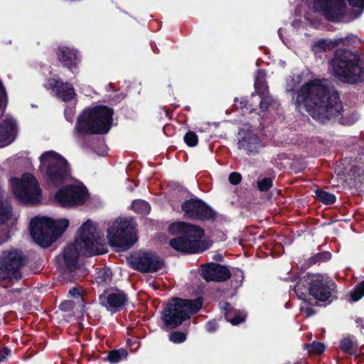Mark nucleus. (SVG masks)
Masks as SVG:
<instances>
[{
  "label": "nucleus",
  "instance_id": "nucleus-32",
  "mask_svg": "<svg viewBox=\"0 0 364 364\" xmlns=\"http://www.w3.org/2000/svg\"><path fill=\"white\" fill-rule=\"evenodd\" d=\"M307 350L310 353L321 354L325 350V346L322 343L313 342L307 346Z\"/></svg>",
  "mask_w": 364,
  "mask_h": 364
},
{
  "label": "nucleus",
  "instance_id": "nucleus-21",
  "mask_svg": "<svg viewBox=\"0 0 364 364\" xmlns=\"http://www.w3.org/2000/svg\"><path fill=\"white\" fill-rule=\"evenodd\" d=\"M48 85L63 101H68L75 95L73 86L68 83H63L60 80L52 79Z\"/></svg>",
  "mask_w": 364,
  "mask_h": 364
},
{
  "label": "nucleus",
  "instance_id": "nucleus-31",
  "mask_svg": "<svg viewBox=\"0 0 364 364\" xmlns=\"http://www.w3.org/2000/svg\"><path fill=\"white\" fill-rule=\"evenodd\" d=\"M306 281L301 279L298 282L296 285L294 287V292L296 293L297 297L301 300H304L306 296Z\"/></svg>",
  "mask_w": 364,
  "mask_h": 364
},
{
  "label": "nucleus",
  "instance_id": "nucleus-19",
  "mask_svg": "<svg viewBox=\"0 0 364 364\" xmlns=\"http://www.w3.org/2000/svg\"><path fill=\"white\" fill-rule=\"evenodd\" d=\"M201 276L208 282H223L230 277V272L225 266L210 263L201 266Z\"/></svg>",
  "mask_w": 364,
  "mask_h": 364
},
{
  "label": "nucleus",
  "instance_id": "nucleus-33",
  "mask_svg": "<svg viewBox=\"0 0 364 364\" xmlns=\"http://www.w3.org/2000/svg\"><path fill=\"white\" fill-rule=\"evenodd\" d=\"M350 296L353 301H358L364 296V280L355 288Z\"/></svg>",
  "mask_w": 364,
  "mask_h": 364
},
{
  "label": "nucleus",
  "instance_id": "nucleus-3",
  "mask_svg": "<svg viewBox=\"0 0 364 364\" xmlns=\"http://www.w3.org/2000/svg\"><path fill=\"white\" fill-rule=\"evenodd\" d=\"M355 53L340 49L330 60L332 74L343 82L355 84L364 80V73Z\"/></svg>",
  "mask_w": 364,
  "mask_h": 364
},
{
  "label": "nucleus",
  "instance_id": "nucleus-24",
  "mask_svg": "<svg viewBox=\"0 0 364 364\" xmlns=\"http://www.w3.org/2000/svg\"><path fill=\"white\" fill-rule=\"evenodd\" d=\"M255 87L259 95H264L267 91L265 83V74L262 70H258L255 76Z\"/></svg>",
  "mask_w": 364,
  "mask_h": 364
},
{
  "label": "nucleus",
  "instance_id": "nucleus-29",
  "mask_svg": "<svg viewBox=\"0 0 364 364\" xmlns=\"http://www.w3.org/2000/svg\"><path fill=\"white\" fill-rule=\"evenodd\" d=\"M315 193L316 198L325 204H332L336 201V196L333 194L323 190H316Z\"/></svg>",
  "mask_w": 364,
  "mask_h": 364
},
{
  "label": "nucleus",
  "instance_id": "nucleus-37",
  "mask_svg": "<svg viewBox=\"0 0 364 364\" xmlns=\"http://www.w3.org/2000/svg\"><path fill=\"white\" fill-rule=\"evenodd\" d=\"M272 186V180L270 178H264L257 182V188L260 191H267Z\"/></svg>",
  "mask_w": 364,
  "mask_h": 364
},
{
  "label": "nucleus",
  "instance_id": "nucleus-16",
  "mask_svg": "<svg viewBox=\"0 0 364 364\" xmlns=\"http://www.w3.org/2000/svg\"><path fill=\"white\" fill-rule=\"evenodd\" d=\"M336 286L331 280L317 278L309 284V294L316 300L326 301L333 296Z\"/></svg>",
  "mask_w": 364,
  "mask_h": 364
},
{
  "label": "nucleus",
  "instance_id": "nucleus-30",
  "mask_svg": "<svg viewBox=\"0 0 364 364\" xmlns=\"http://www.w3.org/2000/svg\"><path fill=\"white\" fill-rule=\"evenodd\" d=\"M68 295L70 298H74L77 299V303L78 304L77 307H80L81 309L80 311L83 312L85 305L80 289L78 288L74 287L69 291Z\"/></svg>",
  "mask_w": 364,
  "mask_h": 364
},
{
  "label": "nucleus",
  "instance_id": "nucleus-7",
  "mask_svg": "<svg viewBox=\"0 0 364 364\" xmlns=\"http://www.w3.org/2000/svg\"><path fill=\"white\" fill-rule=\"evenodd\" d=\"M203 305L200 298L194 300L173 298L164 309L162 320L166 326L176 328L191 315L198 312Z\"/></svg>",
  "mask_w": 364,
  "mask_h": 364
},
{
  "label": "nucleus",
  "instance_id": "nucleus-42",
  "mask_svg": "<svg viewBox=\"0 0 364 364\" xmlns=\"http://www.w3.org/2000/svg\"><path fill=\"white\" fill-rule=\"evenodd\" d=\"M350 5L360 9H364V0H348Z\"/></svg>",
  "mask_w": 364,
  "mask_h": 364
},
{
  "label": "nucleus",
  "instance_id": "nucleus-9",
  "mask_svg": "<svg viewBox=\"0 0 364 364\" xmlns=\"http://www.w3.org/2000/svg\"><path fill=\"white\" fill-rule=\"evenodd\" d=\"M107 239L111 246L119 251L129 249L136 242L135 225L132 220L117 219L107 230Z\"/></svg>",
  "mask_w": 364,
  "mask_h": 364
},
{
  "label": "nucleus",
  "instance_id": "nucleus-18",
  "mask_svg": "<svg viewBox=\"0 0 364 364\" xmlns=\"http://www.w3.org/2000/svg\"><path fill=\"white\" fill-rule=\"evenodd\" d=\"M316 9L330 21H336L344 11V0H315Z\"/></svg>",
  "mask_w": 364,
  "mask_h": 364
},
{
  "label": "nucleus",
  "instance_id": "nucleus-38",
  "mask_svg": "<svg viewBox=\"0 0 364 364\" xmlns=\"http://www.w3.org/2000/svg\"><path fill=\"white\" fill-rule=\"evenodd\" d=\"M75 306L76 302L75 301L69 300L62 302L60 304L59 308L60 310L63 311H69L74 309L75 308Z\"/></svg>",
  "mask_w": 364,
  "mask_h": 364
},
{
  "label": "nucleus",
  "instance_id": "nucleus-22",
  "mask_svg": "<svg viewBox=\"0 0 364 364\" xmlns=\"http://www.w3.org/2000/svg\"><path fill=\"white\" fill-rule=\"evenodd\" d=\"M16 124L13 119H6L0 125V144L3 145L11 143L16 135Z\"/></svg>",
  "mask_w": 364,
  "mask_h": 364
},
{
  "label": "nucleus",
  "instance_id": "nucleus-25",
  "mask_svg": "<svg viewBox=\"0 0 364 364\" xmlns=\"http://www.w3.org/2000/svg\"><path fill=\"white\" fill-rule=\"evenodd\" d=\"M356 345V341L354 337L348 336L343 338L340 342L341 349L347 353H353V347Z\"/></svg>",
  "mask_w": 364,
  "mask_h": 364
},
{
  "label": "nucleus",
  "instance_id": "nucleus-47",
  "mask_svg": "<svg viewBox=\"0 0 364 364\" xmlns=\"http://www.w3.org/2000/svg\"><path fill=\"white\" fill-rule=\"evenodd\" d=\"M355 322L364 328V318H357Z\"/></svg>",
  "mask_w": 364,
  "mask_h": 364
},
{
  "label": "nucleus",
  "instance_id": "nucleus-20",
  "mask_svg": "<svg viewBox=\"0 0 364 364\" xmlns=\"http://www.w3.org/2000/svg\"><path fill=\"white\" fill-rule=\"evenodd\" d=\"M350 39V36H346L345 38H336L331 40H318L312 45V50L315 53L328 51L341 44L348 45Z\"/></svg>",
  "mask_w": 364,
  "mask_h": 364
},
{
  "label": "nucleus",
  "instance_id": "nucleus-13",
  "mask_svg": "<svg viewBox=\"0 0 364 364\" xmlns=\"http://www.w3.org/2000/svg\"><path fill=\"white\" fill-rule=\"evenodd\" d=\"M130 266L141 272H155L164 266V261L153 252H136L128 257Z\"/></svg>",
  "mask_w": 364,
  "mask_h": 364
},
{
  "label": "nucleus",
  "instance_id": "nucleus-8",
  "mask_svg": "<svg viewBox=\"0 0 364 364\" xmlns=\"http://www.w3.org/2000/svg\"><path fill=\"white\" fill-rule=\"evenodd\" d=\"M40 170L45 173L48 183L58 186L66 181L69 176L67 161L53 151L43 153L40 157Z\"/></svg>",
  "mask_w": 364,
  "mask_h": 364
},
{
  "label": "nucleus",
  "instance_id": "nucleus-23",
  "mask_svg": "<svg viewBox=\"0 0 364 364\" xmlns=\"http://www.w3.org/2000/svg\"><path fill=\"white\" fill-rule=\"evenodd\" d=\"M58 57L59 60L64 63L65 65H70L76 60L77 53L75 50L61 47L59 48Z\"/></svg>",
  "mask_w": 364,
  "mask_h": 364
},
{
  "label": "nucleus",
  "instance_id": "nucleus-48",
  "mask_svg": "<svg viewBox=\"0 0 364 364\" xmlns=\"http://www.w3.org/2000/svg\"><path fill=\"white\" fill-rule=\"evenodd\" d=\"M307 316H310L314 314V311L311 309H306Z\"/></svg>",
  "mask_w": 364,
  "mask_h": 364
},
{
  "label": "nucleus",
  "instance_id": "nucleus-45",
  "mask_svg": "<svg viewBox=\"0 0 364 364\" xmlns=\"http://www.w3.org/2000/svg\"><path fill=\"white\" fill-rule=\"evenodd\" d=\"M217 328L218 326H216V323L214 321H209L206 325V329L208 332H213Z\"/></svg>",
  "mask_w": 364,
  "mask_h": 364
},
{
  "label": "nucleus",
  "instance_id": "nucleus-10",
  "mask_svg": "<svg viewBox=\"0 0 364 364\" xmlns=\"http://www.w3.org/2000/svg\"><path fill=\"white\" fill-rule=\"evenodd\" d=\"M11 186L14 194L21 202L25 203L39 202L41 191L38 181L31 174H23L21 180L13 178Z\"/></svg>",
  "mask_w": 364,
  "mask_h": 364
},
{
  "label": "nucleus",
  "instance_id": "nucleus-26",
  "mask_svg": "<svg viewBox=\"0 0 364 364\" xmlns=\"http://www.w3.org/2000/svg\"><path fill=\"white\" fill-rule=\"evenodd\" d=\"M112 273L109 269L104 268L97 272V282L99 284L103 285L111 282Z\"/></svg>",
  "mask_w": 364,
  "mask_h": 364
},
{
  "label": "nucleus",
  "instance_id": "nucleus-1",
  "mask_svg": "<svg viewBox=\"0 0 364 364\" xmlns=\"http://www.w3.org/2000/svg\"><path fill=\"white\" fill-rule=\"evenodd\" d=\"M295 106L299 112L305 110L321 123L338 117L343 110L338 92L321 80L302 85L297 91Z\"/></svg>",
  "mask_w": 364,
  "mask_h": 364
},
{
  "label": "nucleus",
  "instance_id": "nucleus-40",
  "mask_svg": "<svg viewBox=\"0 0 364 364\" xmlns=\"http://www.w3.org/2000/svg\"><path fill=\"white\" fill-rule=\"evenodd\" d=\"M7 102V95L6 92V89L0 80V107L1 105H5Z\"/></svg>",
  "mask_w": 364,
  "mask_h": 364
},
{
  "label": "nucleus",
  "instance_id": "nucleus-35",
  "mask_svg": "<svg viewBox=\"0 0 364 364\" xmlns=\"http://www.w3.org/2000/svg\"><path fill=\"white\" fill-rule=\"evenodd\" d=\"M186 335L184 333L176 331L173 332L169 335V340L174 343H181L185 341Z\"/></svg>",
  "mask_w": 364,
  "mask_h": 364
},
{
  "label": "nucleus",
  "instance_id": "nucleus-41",
  "mask_svg": "<svg viewBox=\"0 0 364 364\" xmlns=\"http://www.w3.org/2000/svg\"><path fill=\"white\" fill-rule=\"evenodd\" d=\"M226 320L230 322L232 325H237L245 321V317L240 315H236L234 318H230L226 316Z\"/></svg>",
  "mask_w": 364,
  "mask_h": 364
},
{
  "label": "nucleus",
  "instance_id": "nucleus-5",
  "mask_svg": "<svg viewBox=\"0 0 364 364\" xmlns=\"http://www.w3.org/2000/svg\"><path fill=\"white\" fill-rule=\"evenodd\" d=\"M112 111L105 106L85 110L79 117L75 130L81 134H105L111 127Z\"/></svg>",
  "mask_w": 364,
  "mask_h": 364
},
{
  "label": "nucleus",
  "instance_id": "nucleus-28",
  "mask_svg": "<svg viewBox=\"0 0 364 364\" xmlns=\"http://www.w3.org/2000/svg\"><path fill=\"white\" fill-rule=\"evenodd\" d=\"M132 209L139 213L146 214L150 211L149 204L143 200H136L132 205Z\"/></svg>",
  "mask_w": 364,
  "mask_h": 364
},
{
  "label": "nucleus",
  "instance_id": "nucleus-12",
  "mask_svg": "<svg viewBox=\"0 0 364 364\" xmlns=\"http://www.w3.org/2000/svg\"><path fill=\"white\" fill-rule=\"evenodd\" d=\"M55 200L62 207H73L83 204L87 198V189L80 185L67 186L55 194Z\"/></svg>",
  "mask_w": 364,
  "mask_h": 364
},
{
  "label": "nucleus",
  "instance_id": "nucleus-34",
  "mask_svg": "<svg viewBox=\"0 0 364 364\" xmlns=\"http://www.w3.org/2000/svg\"><path fill=\"white\" fill-rule=\"evenodd\" d=\"M184 141L189 146H195L197 145L198 139L194 132H188L184 136Z\"/></svg>",
  "mask_w": 364,
  "mask_h": 364
},
{
  "label": "nucleus",
  "instance_id": "nucleus-27",
  "mask_svg": "<svg viewBox=\"0 0 364 364\" xmlns=\"http://www.w3.org/2000/svg\"><path fill=\"white\" fill-rule=\"evenodd\" d=\"M127 356V352L124 349L115 350L111 351L107 357V360L112 363H116L119 361L126 358Z\"/></svg>",
  "mask_w": 364,
  "mask_h": 364
},
{
  "label": "nucleus",
  "instance_id": "nucleus-44",
  "mask_svg": "<svg viewBox=\"0 0 364 364\" xmlns=\"http://www.w3.org/2000/svg\"><path fill=\"white\" fill-rule=\"evenodd\" d=\"M330 257V254L328 252H323L321 254L317 255L314 258V261H321L326 259H328Z\"/></svg>",
  "mask_w": 364,
  "mask_h": 364
},
{
  "label": "nucleus",
  "instance_id": "nucleus-4",
  "mask_svg": "<svg viewBox=\"0 0 364 364\" xmlns=\"http://www.w3.org/2000/svg\"><path fill=\"white\" fill-rule=\"evenodd\" d=\"M171 233L180 235L169 242L174 250L183 253H198L203 252L205 248L200 242L204 233L198 226L185 222H176L169 226Z\"/></svg>",
  "mask_w": 364,
  "mask_h": 364
},
{
  "label": "nucleus",
  "instance_id": "nucleus-46",
  "mask_svg": "<svg viewBox=\"0 0 364 364\" xmlns=\"http://www.w3.org/2000/svg\"><path fill=\"white\" fill-rule=\"evenodd\" d=\"M221 309H224L226 312H230L232 307L229 304L224 303V304H221Z\"/></svg>",
  "mask_w": 364,
  "mask_h": 364
},
{
  "label": "nucleus",
  "instance_id": "nucleus-6",
  "mask_svg": "<svg viewBox=\"0 0 364 364\" xmlns=\"http://www.w3.org/2000/svg\"><path fill=\"white\" fill-rule=\"evenodd\" d=\"M68 225L67 219L54 221L48 218L37 217L31 221V235L36 244L47 247L57 240Z\"/></svg>",
  "mask_w": 364,
  "mask_h": 364
},
{
  "label": "nucleus",
  "instance_id": "nucleus-2",
  "mask_svg": "<svg viewBox=\"0 0 364 364\" xmlns=\"http://www.w3.org/2000/svg\"><path fill=\"white\" fill-rule=\"evenodd\" d=\"M103 233L97 231L92 220H87L80 229V236L75 243L68 246L63 252L65 265L69 269L75 268L80 254L95 255L104 250Z\"/></svg>",
  "mask_w": 364,
  "mask_h": 364
},
{
  "label": "nucleus",
  "instance_id": "nucleus-39",
  "mask_svg": "<svg viewBox=\"0 0 364 364\" xmlns=\"http://www.w3.org/2000/svg\"><path fill=\"white\" fill-rule=\"evenodd\" d=\"M228 180L231 184L237 185L240 183L242 176L240 173L232 172L229 175Z\"/></svg>",
  "mask_w": 364,
  "mask_h": 364
},
{
  "label": "nucleus",
  "instance_id": "nucleus-43",
  "mask_svg": "<svg viewBox=\"0 0 364 364\" xmlns=\"http://www.w3.org/2000/svg\"><path fill=\"white\" fill-rule=\"evenodd\" d=\"M11 354V350L7 348H4L1 350H0V362L5 361L6 356Z\"/></svg>",
  "mask_w": 364,
  "mask_h": 364
},
{
  "label": "nucleus",
  "instance_id": "nucleus-36",
  "mask_svg": "<svg viewBox=\"0 0 364 364\" xmlns=\"http://www.w3.org/2000/svg\"><path fill=\"white\" fill-rule=\"evenodd\" d=\"M259 107L264 111L267 109L272 102V97L264 95H259Z\"/></svg>",
  "mask_w": 364,
  "mask_h": 364
},
{
  "label": "nucleus",
  "instance_id": "nucleus-11",
  "mask_svg": "<svg viewBox=\"0 0 364 364\" xmlns=\"http://www.w3.org/2000/svg\"><path fill=\"white\" fill-rule=\"evenodd\" d=\"M23 264V258L21 252L16 250L4 251L0 259V279H20V269Z\"/></svg>",
  "mask_w": 364,
  "mask_h": 364
},
{
  "label": "nucleus",
  "instance_id": "nucleus-15",
  "mask_svg": "<svg viewBox=\"0 0 364 364\" xmlns=\"http://www.w3.org/2000/svg\"><path fill=\"white\" fill-rule=\"evenodd\" d=\"M185 217L192 220H205L213 217L212 210L198 199L186 200L181 205Z\"/></svg>",
  "mask_w": 364,
  "mask_h": 364
},
{
  "label": "nucleus",
  "instance_id": "nucleus-14",
  "mask_svg": "<svg viewBox=\"0 0 364 364\" xmlns=\"http://www.w3.org/2000/svg\"><path fill=\"white\" fill-rule=\"evenodd\" d=\"M100 304L108 311L115 313L121 311L127 301V296L118 289H107L99 296Z\"/></svg>",
  "mask_w": 364,
  "mask_h": 364
},
{
  "label": "nucleus",
  "instance_id": "nucleus-49",
  "mask_svg": "<svg viewBox=\"0 0 364 364\" xmlns=\"http://www.w3.org/2000/svg\"><path fill=\"white\" fill-rule=\"evenodd\" d=\"M8 237H9L8 236H6V237H5V238L3 240V241H2V242L6 241V240L8 239Z\"/></svg>",
  "mask_w": 364,
  "mask_h": 364
},
{
  "label": "nucleus",
  "instance_id": "nucleus-17",
  "mask_svg": "<svg viewBox=\"0 0 364 364\" xmlns=\"http://www.w3.org/2000/svg\"><path fill=\"white\" fill-rule=\"evenodd\" d=\"M237 144L238 149L248 155L257 154L262 146L258 136L245 128H241L238 132Z\"/></svg>",
  "mask_w": 364,
  "mask_h": 364
}]
</instances>
